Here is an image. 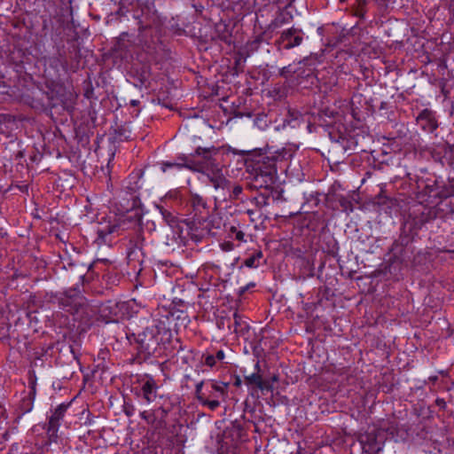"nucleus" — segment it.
Listing matches in <instances>:
<instances>
[{
  "mask_svg": "<svg viewBox=\"0 0 454 454\" xmlns=\"http://www.w3.org/2000/svg\"><path fill=\"white\" fill-rule=\"evenodd\" d=\"M360 442L365 453L378 454L384 447L385 435L383 432L372 430L362 434Z\"/></svg>",
  "mask_w": 454,
  "mask_h": 454,
  "instance_id": "obj_1",
  "label": "nucleus"
},
{
  "mask_svg": "<svg viewBox=\"0 0 454 454\" xmlns=\"http://www.w3.org/2000/svg\"><path fill=\"white\" fill-rule=\"evenodd\" d=\"M263 164H266V166L264 168L259 167L260 173L256 175L255 181L259 182V179L262 178L260 186L268 187L273 184L274 177L277 175V167L273 158L268 157L267 161H264Z\"/></svg>",
  "mask_w": 454,
  "mask_h": 454,
  "instance_id": "obj_2",
  "label": "nucleus"
},
{
  "mask_svg": "<svg viewBox=\"0 0 454 454\" xmlns=\"http://www.w3.org/2000/svg\"><path fill=\"white\" fill-rule=\"evenodd\" d=\"M59 302L64 309L70 313H74L82 305L83 297L80 294L79 291L71 290L63 294Z\"/></svg>",
  "mask_w": 454,
  "mask_h": 454,
  "instance_id": "obj_3",
  "label": "nucleus"
},
{
  "mask_svg": "<svg viewBox=\"0 0 454 454\" xmlns=\"http://www.w3.org/2000/svg\"><path fill=\"white\" fill-rule=\"evenodd\" d=\"M154 325L148 327L144 332L145 337H148L149 341L159 343L161 340L159 339L158 335L160 333L170 335L169 331L165 326L164 322L154 320Z\"/></svg>",
  "mask_w": 454,
  "mask_h": 454,
  "instance_id": "obj_4",
  "label": "nucleus"
},
{
  "mask_svg": "<svg viewBox=\"0 0 454 454\" xmlns=\"http://www.w3.org/2000/svg\"><path fill=\"white\" fill-rule=\"evenodd\" d=\"M206 175L215 189L223 188L226 184V178L223 174L222 168L214 167L207 168Z\"/></svg>",
  "mask_w": 454,
  "mask_h": 454,
  "instance_id": "obj_5",
  "label": "nucleus"
},
{
  "mask_svg": "<svg viewBox=\"0 0 454 454\" xmlns=\"http://www.w3.org/2000/svg\"><path fill=\"white\" fill-rule=\"evenodd\" d=\"M117 229L118 225L116 223L100 224L96 231L98 236L95 241L98 246L106 244L108 241L107 237L115 232Z\"/></svg>",
  "mask_w": 454,
  "mask_h": 454,
  "instance_id": "obj_6",
  "label": "nucleus"
},
{
  "mask_svg": "<svg viewBox=\"0 0 454 454\" xmlns=\"http://www.w3.org/2000/svg\"><path fill=\"white\" fill-rule=\"evenodd\" d=\"M157 388L158 387L153 377H147L142 385L143 397L146 403H150L155 400Z\"/></svg>",
  "mask_w": 454,
  "mask_h": 454,
  "instance_id": "obj_7",
  "label": "nucleus"
},
{
  "mask_svg": "<svg viewBox=\"0 0 454 454\" xmlns=\"http://www.w3.org/2000/svg\"><path fill=\"white\" fill-rule=\"evenodd\" d=\"M174 168H176L177 170H180L183 168H186L189 169H197L195 167H193L192 161L189 160L187 156L184 155L179 157L177 162L166 161L161 163V170L163 172H166L168 169Z\"/></svg>",
  "mask_w": 454,
  "mask_h": 454,
  "instance_id": "obj_8",
  "label": "nucleus"
},
{
  "mask_svg": "<svg viewBox=\"0 0 454 454\" xmlns=\"http://www.w3.org/2000/svg\"><path fill=\"white\" fill-rule=\"evenodd\" d=\"M295 33L296 29L294 28H289L282 33L281 39L284 42H286L285 46L286 49L289 50L301 43L302 37L296 35Z\"/></svg>",
  "mask_w": 454,
  "mask_h": 454,
  "instance_id": "obj_9",
  "label": "nucleus"
},
{
  "mask_svg": "<svg viewBox=\"0 0 454 454\" xmlns=\"http://www.w3.org/2000/svg\"><path fill=\"white\" fill-rule=\"evenodd\" d=\"M210 389L208 390V393L207 394V396L209 399H217L218 398H224L227 392V387L228 384L226 383H218L216 381H212L210 383Z\"/></svg>",
  "mask_w": 454,
  "mask_h": 454,
  "instance_id": "obj_10",
  "label": "nucleus"
},
{
  "mask_svg": "<svg viewBox=\"0 0 454 454\" xmlns=\"http://www.w3.org/2000/svg\"><path fill=\"white\" fill-rule=\"evenodd\" d=\"M68 406L69 404L61 403L55 409L49 420L51 427H56L59 426V420L63 418Z\"/></svg>",
  "mask_w": 454,
  "mask_h": 454,
  "instance_id": "obj_11",
  "label": "nucleus"
},
{
  "mask_svg": "<svg viewBox=\"0 0 454 454\" xmlns=\"http://www.w3.org/2000/svg\"><path fill=\"white\" fill-rule=\"evenodd\" d=\"M217 150L215 147L212 148H203L198 147L192 156H202L205 160H209L212 156V153H216Z\"/></svg>",
  "mask_w": 454,
  "mask_h": 454,
  "instance_id": "obj_12",
  "label": "nucleus"
},
{
  "mask_svg": "<svg viewBox=\"0 0 454 454\" xmlns=\"http://www.w3.org/2000/svg\"><path fill=\"white\" fill-rule=\"evenodd\" d=\"M203 399L204 400H200V403L208 407L211 411H215L220 406V402L217 399H209L207 396H205Z\"/></svg>",
  "mask_w": 454,
  "mask_h": 454,
  "instance_id": "obj_13",
  "label": "nucleus"
},
{
  "mask_svg": "<svg viewBox=\"0 0 454 454\" xmlns=\"http://www.w3.org/2000/svg\"><path fill=\"white\" fill-rule=\"evenodd\" d=\"M291 19V16L289 13H280L273 21V26L275 27H279L285 23H287L289 20Z\"/></svg>",
  "mask_w": 454,
  "mask_h": 454,
  "instance_id": "obj_14",
  "label": "nucleus"
},
{
  "mask_svg": "<svg viewBox=\"0 0 454 454\" xmlns=\"http://www.w3.org/2000/svg\"><path fill=\"white\" fill-rule=\"evenodd\" d=\"M261 380L262 376L258 373H252L245 377V380L247 385L254 384L256 387H258L259 383L261 382Z\"/></svg>",
  "mask_w": 454,
  "mask_h": 454,
  "instance_id": "obj_15",
  "label": "nucleus"
},
{
  "mask_svg": "<svg viewBox=\"0 0 454 454\" xmlns=\"http://www.w3.org/2000/svg\"><path fill=\"white\" fill-rule=\"evenodd\" d=\"M257 387L262 393L273 391V384L270 381V380H263L262 378L261 382L259 383Z\"/></svg>",
  "mask_w": 454,
  "mask_h": 454,
  "instance_id": "obj_16",
  "label": "nucleus"
},
{
  "mask_svg": "<svg viewBox=\"0 0 454 454\" xmlns=\"http://www.w3.org/2000/svg\"><path fill=\"white\" fill-rule=\"evenodd\" d=\"M203 385H204V382L200 381L199 383L196 384V387H195L196 397L199 400V402L200 400H204L203 398L205 396H207V394L205 392H203Z\"/></svg>",
  "mask_w": 454,
  "mask_h": 454,
  "instance_id": "obj_17",
  "label": "nucleus"
},
{
  "mask_svg": "<svg viewBox=\"0 0 454 454\" xmlns=\"http://www.w3.org/2000/svg\"><path fill=\"white\" fill-rule=\"evenodd\" d=\"M231 231L234 233L235 239L239 241H244L245 234L242 231L238 230L235 227H231Z\"/></svg>",
  "mask_w": 454,
  "mask_h": 454,
  "instance_id": "obj_18",
  "label": "nucleus"
},
{
  "mask_svg": "<svg viewBox=\"0 0 454 454\" xmlns=\"http://www.w3.org/2000/svg\"><path fill=\"white\" fill-rule=\"evenodd\" d=\"M216 361L217 360L215 358V356H213V355H207L205 357V364L209 367H213L216 364Z\"/></svg>",
  "mask_w": 454,
  "mask_h": 454,
  "instance_id": "obj_19",
  "label": "nucleus"
},
{
  "mask_svg": "<svg viewBox=\"0 0 454 454\" xmlns=\"http://www.w3.org/2000/svg\"><path fill=\"white\" fill-rule=\"evenodd\" d=\"M255 260L256 258L254 256L249 257L245 261V265L249 268L255 267Z\"/></svg>",
  "mask_w": 454,
  "mask_h": 454,
  "instance_id": "obj_20",
  "label": "nucleus"
},
{
  "mask_svg": "<svg viewBox=\"0 0 454 454\" xmlns=\"http://www.w3.org/2000/svg\"><path fill=\"white\" fill-rule=\"evenodd\" d=\"M224 357H225V354H224L223 350H218L216 352V355H215L216 360L222 361L224 359Z\"/></svg>",
  "mask_w": 454,
  "mask_h": 454,
  "instance_id": "obj_21",
  "label": "nucleus"
},
{
  "mask_svg": "<svg viewBox=\"0 0 454 454\" xmlns=\"http://www.w3.org/2000/svg\"><path fill=\"white\" fill-rule=\"evenodd\" d=\"M0 416H3L4 418V419H6V417H5V410L4 409L3 406L0 405Z\"/></svg>",
  "mask_w": 454,
  "mask_h": 454,
  "instance_id": "obj_22",
  "label": "nucleus"
},
{
  "mask_svg": "<svg viewBox=\"0 0 454 454\" xmlns=\"http://www.w3.org/2000/svg\"><path fill=\"white\" fill-rule=\"evenodd\" d=\"M278 380V377L277 375H273L271 377V379L270 380V381L274 384L275 382H277Z\"/></svg>",
  "mask_w": 454,
  "mask_h": 454,
  "instance_id": "obj_23",
  "label": "nucleus"
},
{
  "mask_svg": "<svg viewBox=\"0 0 454 454\" xmlns=\"http://www.w3.org/2000/svg\"><path fill=\"white\" fill-rule=\"evenodd\" d=\"M141 418L149 422V417L146 415V411L141 413Z\"/></svg>",
  "mask_w": 454,
  "mask_h": 454,
  "instance_id": "obj_24",
  "label": "nucleus"
},
{
  "mask_svg": "<svg viewBox=\"0 0 454 454\" xmlns=\"http://www.w3.org/2000/svg\"><path fill=\"white\" fill-rule=\"evenodd\" d=\"M225 250H231L232 249V245L231 243H227L224 247Z\"/></svg>",
  "mask_w": 454,
  "mask_h": 454,
  "instance_id": "obj_25",
  "label": "nucleus"
},
{
  "mask_svg": "<svg viewBox=\"0 0 454 454\" xmlns=\"http://www.w3.org/2000/svg\"><path fill=\"white\" fill-rule=\"evenodd\" d=\"M234 318L235 321H237V319H240L239 316L237 313L234 314Z\"/></svg>",
  "mask_w": 454,
  "mask_h": 454,
  "instance_id": "obj_26",
  "label": "nucleus"
},
{
  "mask_svg": "<svg viewBox=\"0 0 454 454\" xmlns=\"http://www.w3.org/2000/svg\"><path fill=\"white\" fill-rule=\"evenodd\" d=\"M239 384H240V382H239V380H238V381L236 382V385H237V386H239Z\"/></svg>",
  "mask_w": 454,
  "mask_h": 454,
  "instance_id": "obj_27",
  "label": "nucleus"
},
{
  "mask_svg": "<svg viewBox=\"0 0 454 454\" xmlns=\"http://www.w3.org/2000/svg\"><path fill=\"white\" fill-rule=\"evenodd\" d=\"M255 368H256L257 370L259 369V364H256Z\"/></svg>",
  "mask_w": 454,
  "mask_h": 454,
  "instance_id": "obj_28",
  "label": "nucleus"
},
{
  "mask_svg": "<svg viewBox=\"0 0 454 454\" xmlns=\"http://www.w3.org/2000/svg\"><path fill=\"white\" fill-rule=\"evenodd\" d=\"M235 323L238 325L239 323V319H237V321H235Z\"/></svg>",
  "mask_w": 454,
  "mask_h": 454,
  "instance_id": "obj_29",
  "label": "nucleus"
}]
</instances>
